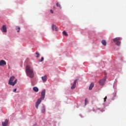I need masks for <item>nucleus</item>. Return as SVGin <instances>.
I'll use <instances>...</instances> for the list:
<instances>
[{
  "label": "nucleus",
  "instance_id": "nucleus-6",
  "mask_svg": "<svg viewBox=\"0 0 126 126\" xmlns=\"http://www.w3.org/2000/svg\"><path fill=\"white\" fill-rule=\"evenodd\" d=\"M2 32H3L4 33H6L7 32V30H6V25H3L2 27Z\"/></svg>",
  "mask_w": 126,
  "mask_h": 126
},
{
  "label": "nucleus",
  "instance_id": "nucleus-17",
  "mask_svg": "<svg viewBox=\"0 0 126 126\" xmlns=\"http://www.w3.org/2000/svg\"><path fill=\"white\" fill-rule=\"evenodd\" d=\"M56 5L57 6H58V7H60V8H62V7L61 6V4L59 3V2H57L56 3Z\"/></svg>",
  "mask_w": 126,
  "mask_h": 126
},
{
  "label": "nucleus",
  "instance_id": "nucleus-7",
  "mask_svg": "<svg viewBox=\"0 0 126 126\" xmlns=\"http://www.w3.org/2000/svg\"><path fill=\"white\" fill-rule=\"evenodd\" d=\"M6 64V62L4 60L0 61V65L1 66H3V65H5Z\"/></svg>",
  "mask_w": 126,
  "mask_h": 126
},
{
  "label": "nucleus",
  "instance_id": "nucleus-8",
  "mask_svg": "<svg viewBox=\"0 0 126 126\" xmlns=\"http://www.w3.org/2000/svg\"><path fill=\"white\" fill-rule=\"evenodd\" d=\"M51 27L53 31H58V28L56 26V25L52 24Z\"/></svg>",
  "mask_w": 126,
  "mask_h": 126
},
{
  "label": "nucleus",
  "instance_id": "nucleus-3",
  "mask_svg": "<svg viewBox=\"0 0 126 126\" xmlns=\"http://www.w3.org/2000/svg\"><path fill=\"white\" fill-rule=\"evenodd\" d=\"M107 79V74L105 73V76L103 77V78L101 80H100L99 81V85H105V82H106V80Z\"/></svg>",
  "mask_w": 126,
  "mask_h": 126
},
{
  "label": "nucleus",
  "instance_id": "nucleus-9",
  "mask_svg": "<svg viewBox=\"0 0 126 126\" xmlns=\"http://www.w3.org/2000/svg\"><path fill=\"white\" fill-rule=\"evenodd\" d=\"M77 81V79L75 80L74 81L73 85V86L71 87V89H74L75 87H76V82Z\"/></svg>",
  "mask_w": 126,
  "mask_h": 126
},
{
  "label": "nucleus",
  "instance_id": "nucleus-26",
  "mask_svg": "<svg viewBox=\"0 0 126 126\" xmlns=\"http://www.w3.org/2000/svg\"><path fill=\"white\" fill-rule=\"evenodd\" d=\"M104 102H106V100H107V96H105L104 98Z\"/></svg>",
  "mask_w": 126,
  "mask_h": 126
},
{
  "label": "nucleus",
  "instance_id": "nucleus-5",
  "mask_svg": "<svg viewBox=\"0 0 126 126\" xmlns=\"http://www.w3.org/2000/svg\"><path fill=\"white\" fill-rule=\"evenodd\" d=\"M46 95V90H43L42 92H41V98L42 99V100H44V99H45V96Z\"/></svg>",
  "mask_w": 126,
  "mask_h": 126
},
{
  "label": "nucleus",
  "instance_id": "nucleus-4",
  "mask_svg": "<svg viewBox=\"0 0 126 126\" xmlns=\"http://www.w3.org/2000/svg\"><path fill=\"white\" fill-rule=\"evenodd\" d=\"M42 100H43L42 98H40L37 100L36 102L35 103V108L36 109H38V107H39V105H40V103H41Z\"/></svg>",
  "mask_w": 126,
  "mask_h": 126
},
{
  "label": "nucleus",
  "instance_id": "nucleus-18",
  "mask_svg": "<svg viewBox=\"0 0 126 126\" xmlns=\"http://www.w3.org/2000/svg\"><path fill=\"white\" fill-rule=\"evenodd\" d=\"M41 112L44 114L45 113V107H43L41 110Z\"/></svg>",
  "mask_w": 126,
  "mask_h": 126
},
{
  "label": "nucleus",
  "instance_id": "nucleus-11",
  "mask_svg": "<svg viewBox=\"0 0 126 126\" xmlns=\"http://www.w3.org/2000/svg\"><path fill=\"white\" fill-rule=\"evenodd\" d=\"M42 80L43 82H46L47 81V76L44 75V76L42 77Z\"/></svg>",
  "mask_w": 126,
  "mask_h": 126
},
{
  "label": "nucleus",
  "instance_id": "nucleus-25",
  "mask_svg": "<svg viewBox=\"0 0 126 126\" xmlns=\"http://www.w3.org/2000/svg\"><path fill=\"white\" fill-rule=\"evenodd\" d=\"M16 90H17V89H15L13 90V92H16Z\"/></svg>",
  "mask_w": 126,
  "mask_h": 126
},
{
  "label": "nucleus",
  "instance_id": "nucleus-1",
  "mask_svg": "<svg viewBox=\"0 0 126 126\" xmlns=\"http://www.w3.org/2000/svg\"><path fill=\"white\" fill-rule=\"evenodd\" d=\"M26 72L27 75L30 77V78H33L34 77V70L33 67L30 65H27L26 67Z\"/></svg>",
  "mask_w": 126,
  "mask_h": 126
},
{
  "label": "nucleus",
  "instance_id": "nucleus-13",
  "mask_svg": "<svg viewBox=\"0 0 126 126\" xmlns=\"http://www.w3.org/2000/svg\"><path fill=\"white\" fill-rule=\"evenodd\" d=\"M121 40L120 37H116L113 39L114 42H118V41H120Z\"/></svg>",
  "mask_w": 126,
  "mask_h": 126
},
{
  "label": "nucleus",
  "instance_id": "nucleus-2",
  "mask_svg": "<svg viewBox=\"0 0 126 126\" xmlns=\"http://www.w3.org/2000/svg\"><path fill=\"white\" fill-rule=\"evenodd\" d=\"M14 78H15V77L14 76H11L9 80L8 84L12 85V86H14L16 83H17V79H16L14 82H12L14 80Z\"/></svg>",
  "mask_w": 126,
  "mask_h": 126
},
{
  "label": "nucleus",
  "instance_id": "nucleus-23",
  "mask_svg": "<svg viewBox=\"0 0 126 126\" xmlns=\"http://www.w3.org/2000/svg\"><path fill=\"white\" fill-rule=\"evenodd\" d=\"M44 61V57H42L40 60H39V62H42Z\"/></svg>",
  "mask_w": 126,
  "mask_h": 126
},
{
  "label": "nucleus",
  "instance_id": "nucleus-24",
  "mask_svg": "<svg viewBox=\"0 0 126 126\" xmlns=\"http://www.w3.org/2000/svg\"><path fill=\"white\" fill-rule=\"evenodd\" d=\"M116 95H117V93H116V92H114L113 94V97H116Z\"/></svg>",
  "mask_w": 126,
  "mask_h": 126
},
{
  "label": "nucleus",
  "instance_id": "nucleus-20",
  "mask_svg": "<svg viewBox=\"0 0 126 126\" xmlns=\"http://www.w3.org/2000/svg\"><path fill=\"white\" fill-rule=\"evenodd\" d=\"M63 35H64L65 36H67V33L65 32V31H63Z\"/></svg>",
  "mask_w": 126,
  "mask_h": 126
},
{
  "label": "nucleus",
  "instance_id": "nucleus-22",
  "mask_svg": "<svg viewBox=\"0 0 126 126\" xmlns=\"http://www.w3.org/2000/svg\"><path fill=\"white\" fill-rule=\"evenodd\" d=\"M117 46H120L121 45V41H118L116 43Z\"/></svg>",
  "mask_w": 126,
  "mask_h": 126
},
{
  "label": "nucleus",
  "instance_id": "nucleus-27",
  "mask_svg": "<svg viewBox=\"0 0 126 126\" xmlns=\"http://www.w3.org/2000/svg\"><path fill=\"white\" fill-rule=\"evenodd\" d=\"M50 12H51V13H54V11H53V10H51Z\"/></svg>",
  "mask_w": 126,
  "mask_h": 126
},
{
  "label": "nucleus",
  "instance_id": "nucleus-16",
  "mask_svg": "<svg viewBox=\"0 0 126 126\" xmlns=\"http://www.w3.org/2000/svg\"><path fill=\"white\" fill-rule=\"evenodd\" d=\"M16 30H17V32H20V27H17Z\"/></svg>",
  "mask_w": 126,
  "mask_h": 126
},
{
  "label": "nucleus",
  "instance_id": "nucleus-12",
  "mask_svg": "<svg viewBox=\"0 0 126 126\" xmlns=\"http://www.w3.org/2000/svg\"><path fill=\"white\" fill-rule=\"evenodd\" d=\"M101 43L103 46H107V42L105 40H102Z\"/></svg>",
  "mask_w": 126,
  "mask_h": 126
},
{
  "label": "nucleus",
  "instance_id": "nucleus-15",
  "mask_svg": "<svg viewBox=\"0 0 126 126\" xmlns=\"http://www.w3.org/2000/svg\"><path fill=\"white\" fill-rule=\"evenodd\" d=\"M94 87V84L92 83L91 84L90 87H89V90H92V88Z\"/></svg>",
  "mask_w": 126,
  "mask_h": 126
},
{
  "label": "nucleus",
  "instance_id": "nucleus-21",
  "mask_svg": "<svg viewBox=\"0 0 126 126\" xmlns=\"http://www.w3.org/2000/svg\"><path fill=\"white\" fill-rule=\"evenodd\" d=\"M35 54L37 55L36 58H39V57H40V54L38 52H36Z\"/></svg>",
  "mask_w": 126,
  "mask_h": 126
},
{
  "label": "nucleus",
  "instance_id": "nucleus-14",
  "mask_svg": "<svg viewBox=\"0 0 126 126\" xmlns=\"http://www.w3.org/2000/svg\"><path fill=\"white\" fill-rule=\"evenodd\" d=\"M33 90L34 92H38V91H39V89H38L37 87H34L33 88Z\"/></svg>",
  "mask_w": 126,
  "mask_h": 126
},
{
  "label": "nucleus",
  "instance_id": "nucleus-10",
  "mask_svg": "<svg viewBox=\"0 0 126 126\" xmlns=\"http://www.w3.org/2000/svg\"><path fill=\"white\" fill-rule=\"evenodd\" d=\"M7 124H8V120L6 119L4 122H2V126H7Z\"/></svg>",
  "mask_w": 126,
  "mask_h": 126
},
{
  "label": "nucleus",
  "instance_id": "nucleus-19",
  "mask_svg": "<svg viewBox=\"0 0 126 126\" xmlns=\"http://www.w3.org/2000/svg\"><path fill=\"white\" fill-rule=\"evenodd\" d=\"M85 106H86V104H87V103H88V99H87V98H86L85 99Z\"/></svg>",
  "mask_w": 126,
  "mask_h": 126
}]
</instances>
